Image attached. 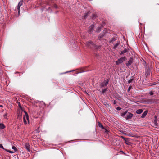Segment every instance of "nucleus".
<instances>
[{
	"label": "nucleus",
	"instance_id": "1",
	"mask_svg": "<svg viewBox=\"0 0 159 159\" xmlns=\"http://www.w3.org/2000/svg\"><path fill=\"white\" fill-rule=\"evenodd\" d=\"M24 112L25 115L23 116V118L24 122L25 124H27L26 120L29 122V116L27 113L26 112L24 111Z\"/></svg>",
	"mask_w": 159,
	"mask_h": 159
},
{
	"label": "nucleus",
	"instance_id": "2",
	"mask_svg": "<svg viewBox=\"0 0 159 159\" xmlns=\"http://www.w3.org/2000/svg\"><path fill=\"white\" fill-rule=\"evenodd\" d=\"M126 60V57H122L120 59H118V60L116 61V65H119L120 64L122 63L124 61Z\"/></svg>",
	"mask_w": 159,
	"mask_h": 159
},
{
	"label": "nucleus",
	"instance_id": "3",
	"mask_svg": "<svg viewBox=\"0 0 159 159\" xmlns=\"http://www.w3.org/2000/svg\"><path fill=\"white\" fill-rule=\"evenodd\" d=\"M133 115V114L130 112H128L126 115V117H125V118L127 120L131 119Z\"/></svg>",
	"mask_w": 159,
	"mask_h": 159
},
{
	"label": "nucleus",
	"instance_id": "4",
	"mask_svg": "<svg viewBox=\"0 0 159 159\" xmlns=\"http://www.w3.org/2000/svg\"><path fill=\"white\" fill-rule=\"evenodd\" d=\"M23 3V1H20L18 3L17 9L18 10V13L19 14L20 12V7L22 5Z\"/></svg>",
	"mask_w": 159,
	"mask_h": 159
},
{
	"label": "nucleus",
	"instance_id": "5",
	"mask_svg": "<svg viewBox=\"0 0 159 159\" xmlns=\"http://www.w3.org/2000/svg\"><path fill=\"white\" fill-rule=\"evenodd\" d=\"M108 80H107L105 81L102 83L101 85V87H103L104 86H106L107 84H108Z\"/></svg>",
	"mask_w": 159,
	"mask_h": 159
},
{
	"label": "nucleus",
	"instance_id": "6",
	"mask_svg": "<svg viewBox=\"0 0 159 159\" xmlns=\"http://www.w3.org/2000/svg\"><path fill=\"white\" fill-rule=\"evenodd\" d=\"M86 44L88 47H90V48L92 47L94 45L91 41L86 42Z\"/></svg>",
	"mask_w": 159,
	"mask_h": 159
},
{
	"label": "nucleus",
	"instance_id": "7",
	"mask_svg": "<svg viewBox=\"0 0 159 159\" xmlns=\"http://www.w3.org/2000/svg\"><path fill=\"white\" fill-rule=\"evenodd\" d=\"M25 148L28 151H30V146L28 143H26L25 145Z\"/></svg>",
	"mask_w": 159,
	"mask_h": 159
},
{
	"label": "nucleus",
	"instance_id": "8",
	"mask_svg": "<svg viewBox=\"0 0 159 159\" xmlns=\"http://www.w3.org/2000/svg\"><path fill=\"white\" fill-rule=\"evenodd\" d=\"M133 62V59L131 58L130 60L128 61V62L126 63V65L127 66H129L131 65Z\"/></svg>",
	"mask_w": 159,
	"mask_h": 159
},
{
	"label": "nucleus",
	"instance_id": "9",
	"mask_svg": "<svg viewBox=\"0 0 159 159\" xmlns=\"http://www.w3.org/2000/svg\"><path fill=\"white\" fill-rule=\"evenodd\" d=\"M128 50L129 49L128 48H125L123 51L121 52V53H120V54H123L127 52L128 51Z\"/></svg>",
	"mask_w": 159,
	"mask_h": 159
},
{
	"label": "nucleus",
	"instance_id": "10",
	"mask_svg": "<svg viewBox=\"0 0 159 159\" xmlns=\"http://www.w3.org/2000/svg\"><path fill=\"white\" fill-rule=\"evenodd\" d=\"M154 122L155 124V125H157V118L156 116H155L154 117Z\"/></svg>",
	"mask_w": 159,
	"mask_h": 159
},
{
	"label": "nucleus",
	"instance_id": "11",
	"mask_svg": "<svg viewBox=\"0 0 159 159\" xmlns=\"http://www.w3.org/2000/svg\"><path fill=\"white\" fill-rule=\"evenodd\" d=\"M5 126L2 123H0V129H2L5 128Z\"/></svg>",
	"mask_w": 159,
	"mask_h": 159
},
{
	"label": "nucleus",
	"instance_id": "12",
	"mask_svg": "<svg viewBox=\"0 0 159 159\" xmlns=\"http://www.w3.org/2000/svg\"><path fill=\"white\" fill-rule=\"evenodd\" d=\"M147 111H145L143 114H142V115L141 116L142 118H144L145 116L147 115Z\"/></svg>",
	"mask_w": 159,
	"mask_h": 159
},
{
	"label": "nucleus",
	"instance_id": "13",
	"mask_svg": "<svg viewBox=\"0 0 159 159\" xmlns=\"http://www.w3.org/2000/svg\"><path fill=\"white\" fill-rule=\"evenodd\" d=\"M143 112V110L141 109H139L136 111V112L138 114H140Z\"/></svg>",
	"mask_w": 159,
	"mask_h": 159
},
{
	"label": "nucleus",
	"instance_id": "14",
	"mask_svg": "<svg viewBox=\"0 0 159 159\" xmlns=\"http://www.w3.org/2000/svg\"><path fill=\"white\" fill-rule=\"evenodd\" d=\"M94 26L93 25H92L89 28V31L90 33L93 30V28Z\"/></svg>",
	"mask_w": 159,
	"mask_h": 159
},
{
	"label": "nucleus",
	"instance_id": "15",
	"mask_svg": "<svg viewBox=\"0 0 159 159\" xmlns=\"http://www.w3.org/2000/svg\"><path fill=\"white\" fill-rule=\"evenodd\" d=\"M127 111H126L125 112L121 113V116H124L125 115H126L127 113Z\"/></svg>",
	"mask_w": 159,
	"mask_h": 159
},
{
	"label": "nucleus",
	"instance_id": "16",
	"mask_svg": "<svg viewBox=\"0 0 159 159\" xmlns=\"http://www.w3.org/2000/svg\"><path fill=\"white\" fill-rule=\"evenodd\" d=\"M120 137L122 138L125 141L126 143L128 144V143H126L127 140L128 139L127 138H125L123 136H121Z\"/></svg>",
	"mask_w": 159,
	"mask_h": 159
},
{
	"label": "nucleus",
	"instance_id": "17",
	"mask_svg": "<svg viewBox=\"0 0 159 159\" xmlns=\"http://www.w3.org/2000/svg\"><path fill=\"white\" fill-rule=\"evenodd\" d=\"M98 126L100 127H101V128H102V129L104 128V127H103L102 125L100 123H99Z\"/></svg>",
	"mask_w": 159,
	"mask_h": 159
},
{
	"label": "nucleus",
	"instance_id": "18",
	"mask_svg": "<svg viewBox=\"0 0 159 159\" xmlns=\"http://www.w3.org/2000/svg\"><path fill=\"white\" fill-rule=\"evenodd\" d=\"M119 44V43H116L114 46V48H116L118 46Z\"/></svg>",
	"mask_w": 159,
	"mask_h": 159
},
{
	"label": "nucleus",
	"instance_id": "19",
	"mask_svg": "<svg viewBox=\"0 0 159 159\" xmlns=\"http://www.w3.org/2000/svg\"><path fill=\"white\" fill-rule=\"evenodd\" d=\"M22 112H21V113L20 112L18 115V117L20 118H21L22 116Z\"/></svg>",
	"mask_w": 159,
	"mask_h": 159
},
{
	"label": "nucleus",
	"instance_id": "20",
	"mask_svg": "<svg viewBox=\"0 0 159 159\" xmlns=\"http://www.w3.org/2000/svg\"><path fill=\"white\" fill-rule=\"evenodd\" d=\"M101 30V27H98L97 29V32H99Z\"/></svg>",
	"mask_w": 159,
	"mask_h": 159
},
{
	"label": "nucleus",
	"instance_id": "21",
	"mask_svg": "<svg viewBox=\"0 0 159 159\" xmlns=\"http://www.w3.org/2000/svg\"><path fill=\"white\" fill-rule=\"evenodd\" d=\"M3 116L4 118L7 119V113H6Z\"/></svg>",
	"mask_w": 159,
	"mask_h": 159
},
{
	"label": "nucleus",
	"instance_id": "22",
	"mask_svg": "<svg viewBox=\"0 0 159 159\" xmlns=\"http://www.w3.org/2000/svg\"><path fill=\"white\" fill-rule=\"evenodd\" d=\"M12 149H14L15 150V151H17L16 148L14 146L12 147Z\"/></svg>",
	"mask_w": 159,
	"mask_h": 159
},
{
	"label": "nucleus",
	"instance_id": "23",
	"mask_svg": "<svg viewBox=\"0 0 159 159\" xmlns=\"http://www.w3.org/2000/svg\"><path fill=\"white\" fill-rule=\"evenodd\" d=\"M107 89H102V92L103 93H104L107 91Z\"/></svg>",
	"mask_w": 159,
	"mask_h": 159
},
{
	"label": "nucleus",
	"instance_id": "24",
	"mask_svg": "<svg viewBox=\"0 0 159 159\" xmlns=\"http://www.w3.org/2000/svg\"><path fill=\"white\" fill-rule=\"evenodd\" d=\"M133 81V79H131L128 81V83L129 84L131 83Z\"/></svg>",
	"mask_w": 159,
	"mask_h": 159
},
{
	"label": "nucleus",
	"instance_id": "25",
	"mask_svg": "<svg viewBox=\"0 0 159 159\" xmlns=\"http://www.w3.org/2000/svg\"><path fill=\"white\" fill-rule=\"evenodd\" d=\"M39 127L36 130V131L37 133H39Z\"/></svg>",
	"mask_w": 159,
	"mask_h": 159
},
{
	"label": "nucleus",
	"instance_id": "26",
	"mask_svg": "<svg viewBox=\"0 0 159 159\" xmlns=\"http://www.w3.org/2000/svg\"><path fill=\"white\" fill-rule=\"evenodd\" d=\"M89 14V12H88L87 13L85 14V15L84 16V18H85L86 16H87Z\"/></svg>",
	"mask_w": 159,
	"mask_h": 159
},
{
	"label": "nucleus",
	"instance_id": "27",
	"mask_svg": "<svg viewBox=\"0 0 159 159\" xmlns=\"http://www.w3.org/2000/svg\"><path fill=\"white\" fill-rule=\"evenodd\" d=\"M0 148L3 149H4V148H3L2 145L1 144H0Z\"/></svg>",
	"mask_w": 159,
	"mask_h": 159
},
{
	"label": "nucleus",
	"instance_id": "28",
	"mask_svg": "<svg viewBox=\"0 0 159 159\" xmlns=\"http://www.w3.org/2000/svg\"><path fill=\"white\" fill-rule=\"evenodd\" d=\"M7 151L8 152H9V153H14V152H12V151H11L10 150H7Z\"/></svg>",
	"mask_w": 159,
	"mask_h": 159
},
{
	"label": "nucleus",
	"instance_id": "29",
	"mask_svg": "<svg viewBox=\"0 0 159 159\" xmlns=\"http://www.w3.org/2000/svg\"><path fill=\"white\" fill-rule=\"evenodd\" d=\"M149 94L151 95H152L153 94V93L152 91H151L149 93Z\"/></svg>",
	"mask_w": 159,
	"mask_h": 159
},
{
	"label": "nucleus",
	"instance_id": "30",
	"mask_svg": "<svg viewBox=\"0 0 159 159\" xmlns=\"http://www.w3.org/2000/svg\"><path fill=\"white\" fill-rule=\"evenodd\" d=\"M131 88H132V87L131 86H129L128 88V91H129L130 90V89H131Z\"/></svg>",
	"mask_w": 159,
	"mask_h": 159
},
{
	"label": "nucleus",
	"instance_id": "31",
	"mask_svg": "<svg viewBox=\"0 0 159 159\" xmlns=\"http://www.w3.org/2000/svg\"><path fill=\"white\" fill-rule=\"evenodd\" d=\"M116 109L118 110H120L121 109V108L120 107H117Z\"/></svg>",
	"mask_w": 159,
	"mask_h": 159
},
{
	"label": "nucleus",
	"instance_id": "32",
	"mask_svg": "<svg viewBox=\"0 0 159 159\" xmlns=\"http://www.w3.org/2000/svg\"><path fill=\"white\" fill-rule=\"evenodd\" d=\"M113 103L114 104H115L116 103V102L115 100H114L113 102Z\"/></svg>",
	"mask_w": 159,
	"mask_h": 159
},
{
	"label": "nucleus",
	"instance_id": "33",
	"mask_svg": "<svg viewBox=\"0 0 159 159\" xmlns=\"http://www.w3.org/2000/svg\"><path fill=\"white\" fill-rule=\"evenodd\" d=\"M125 135H127V136H130V134H127L125 133L124 134Z\"/></svg>",
	"mask_w": 159,
	"mask_h": 159
},
{
	"label": "nucleus",
	"instance_id": "34",
	"mask_svg": "<svg viewBox=\"0 0 159 159\" xmlns=\"http://www.w3.org/2000/svg\"><path fill=\"white\" fill-rule=\"evenodd\" d=\"M0 107H3V106H2V105H0Z\"/></svg>",
	"mask_w": 159,
	"mask_h": 159
},
{
	"label": "nucleus",
	"instance_id": "35",
	"mask_svg": "<svg viewBox=\"0 0 159 159\" xmlns=\"http://www.w3.org/2000/svg\"><path fill=\"white\" fill-rule=\"evenodd\" d=\"M94 16H94H93V18H94V16Z\"/></svg>",
	"mask_w": 159,
	"mask_h": 159
},
{
	"label": "nucleus",
	"instance_id": "36",
	"mask_svg": "<svg viewBox=\"0 0 159 159\" xmlns=\"http://www.w3.org/2000/svg\"><path fill=\"white\" fill-rule=\"evenodd\" d=\"M106 132H107L108 131L106 130Z\"/></svg>",
	"mask_w": 159,
	"mask_h": 159
}]
</instances>
